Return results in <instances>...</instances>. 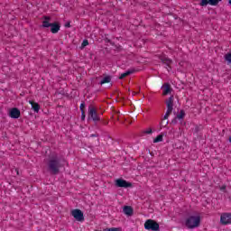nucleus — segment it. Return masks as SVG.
Returning <instances> with one entry per match:
<instances>
[{"label":"nucleus","mask_w":231,"mask_h":231,"mask_svg":"<svg viewBox=\"0 0 231 231\" xmlns=\"http://www.w3.org/2000/svg\"><path fill=\"white\" fill-rule=\"evenodd\" d=\"M61 167L62 163H60V158H59V155L55 154L50 157L48 162V169L51 174H59Z\"/></svg>","instance_id":"nucleus-1"},{"label":"nucleus","mask_w":231,"mask_h":231,"mask_svg":"<svg viewBox=\"0 0 231 231\" xmlns=\"http://www.w3.org/2000/svg\"><path fill=\"white\" fill-rule=\"evenodd\" d=\"M94 122V124H98L100 122V115L97 112V108L93 106V105H90L88 106V122Z\"/></svg>","instance_id":"nucleus-2"},{"label":"nucleus","mask_w":231,"mask_h":231,"mask_svg":"<svg viewBox=\"0 0 231 231\" xmlns=\"http://www.w3.org/2000/svg\"><path fill=\"white\" fill-rule=\"evenodd\" d=\"M201 223V217L199 216H191L186 219V226L189 228H198Z\"/></svg>","instance_id":"nucleus-3"},{"label":"nucleus","mask_w":231,"mask_h":231,"mask_svg":"<svg viewBox=\"0 0 231 231\" xmlns=\"http://www.w3.org/2000/svg\"><path fill=\"white\" fill-rule=\"evenodd\" d=\"M144 228L145 230L159 231L160 224L152 219H148L144 223Z\"/></svg>","instance_id":"nucleus-4"},{"label":"nucleus","mask_w":231,"mask_h":231,"mask_svg":"<svg viewBox=\"0 0 231 231\" xmlns=\"http://www.w3.org/2000/svg\"><path fill=\"white\" fill-rule=\"evenodd\" d=\"M166 107H167L166 114L171 116L172 114L173 109H174V96H171L166 100Z\"/></svg>","instance_id":"nucleus-5"},{"label":"nucleus","mask_w":231,"mask_h":231,"mask_svg":"<svg viewBox=\"0 0 231 231\" xmlns=\"http://www.w3.org/2000/svg\"><path fill=\"white\" fill-rule=\"evenodd\" d=\"M71 216L76 219V221H79L82 223L84 221V213L80 209H73L70 212Z\"/></svg>","instance_id":"nucleus-6"},{"label":"nucleus","mask_w":231,"mask_h":231,"mask_svg":"<svg viewBox=\"0 0 231 231\" xmlns=\"http://www.w3.org/2000/svg\"><path fill=\"white\" fill-rule=\"evenodd\" d=\"M116 187L129 189V187H133V184L131 182H127V180L124 179H117L116 180Z\"/></svg>","instance_id":"nucleus-7"},{"label":"nucleus","mask_w":231,"mask_h":231,"mask_svg":"<svg viewBox=\"0 0 231 231\" xmlns=\"http://www.w3.org/2000/svg\"><path fill=\"white\" fill-rule=\"evenodd\" d=\"M221 225H231V213H222L220 216Z\"/></svg>","instance_id":"nucleus-8"},{"label":"nucleus","mask_w":231,"mask_h":231,"mask_svg":"<svg viewBox=\"0 0 231 231\" xmlns=\"http://www.w3.org/2000/svg\"><path fill=\"white\" fill-rule=\"evenodd\" d=\"M9 116L14 119L19 118L21 116V110L17 107L12 108L9 112Z\"/></svg>","instance_id":"nucleus-9"},{"label":"nucleus","mask_w":231,"mask_h":231,"mask_svg":"<svg viewBox=\"0 0 231 231\" xmlns=\"http://www.w3.org/2000/svg\"><path fill=\"white\" fill-rule=\"evenodd\" d=\"M200 6H207V5H210L211 6H217V0H201Z\"/></svg>","instance_id":"nucleus-10"},{"label":"nucleus","mask_w":231,"mask_h":231,"mask_svg":"<svg viewBox=\"0 0 231 231\" xmlns=\"http://www.w3.org/2000/svg\"><path fill=\"white\" fill-rule=\"evenodd\" d=\"M43 21H42V28H50L51 26V23H50V21H51V18L50 16H43Z\"/></svg>","instance_id":"nucleus-11"},{"label":"nucleus","mask_w":231,"mask_h":231,"mask_svg":"<svg viewBox=\"0 0 231 231\" xmlns=\"http://www.w3.org/2000/svg\"><path fill=\"white\" fill-rule=\"evenodd\" d=\"M50 28L51 33H59V31L60 30V24H59L58 23H53L52 24H51Z\"/></svg>","instance_id":"nucleus-12"},{"label":"nucleus","mask_w":231,"mask_h":231,"mask_svg":"<svg viewBox=\"0 0 231 231\" xmlns=\"http://www.w3.org/2000/svg\"><path fill=\"white\" fill-rule=\"evenodd\" d=\"M29 104H31L32 109L34 111V113H39L41 109V106L39 105V103H36L34 101H29Z\"/></svg>","instance_id":"nucleus-13"},{"label":"nucleus","mask_w":231,"mask_h":231,"mask_svg":"<svg viewBox=\"0 0 231 231\" xmlns=\"http://www.w3.org/2000/svg\"><path fill=\"white\" fill-rule=\"evenodd\" d=\"M123 212L126 216H133V208H131V206H125L123 208Z\"/></svg>","instance_id":"nucleus-14"},{"label":"nucleus","mask_w":231,"mask_h":231,"mask_svg":"<svg viewBox=\"0 0 231 231\" xmlns=\"http://www.w3.org/2000/svg\"><path fill=\"white\" fill-rule=\"evenodd\" d=\"M163 93L162 95H169V93H171V85L169 83H166L163 87Z\"/></svg>","instance_id":"nucleus-15"},{"label":"nucleus","mask_w":231,"mask_h":231,"mask_svg":"<svg viewBox=\"0 0 231 231\" xmlns=\"http://www.w3.org/2000/svg\"><path fill=\"white\" fill-rule=\"evenodd\" d=\"M162 62H163V64H166V66L170 67L172 64V60L169 59V58H162L161 59Z\"/></svg>","instance_id":"nucleus-16"},{"label":"nucleus","mask_w":231,"mask_h":231,"mask_svg":"<svg viewBox=\"0 0 231 231\" xmlns=\"http://www.w3.org/2000/svg\"><path fill=\"white\" fill-rule=\"evenodd\" d=\"M134 70H127L126 72L125 73H122L119 77L120 79H125V77H129V75H132V73H134Z\"/></svg>","instance_id":"nucleus-17"},{"label":"nucleus","mask_w":231,"mask_h":231,"mask_svg":"<svg viewBox=\"0 0 231 231\" xmlns=\"http://www.w3.org/2000/svg\"><path fill=\"white\" fill-rule=\"evenodd\" d=\"M111 82V77L110 76H106L101 81H100V85H104V84H107Z\"/></svg>","instance_id":"nucleus-18"},{"label":"nucleus","mask_w":231,"mask_h":231,"mask_svg":"<svg viewBox=\"0 0 231 231\" xmlns=\"http://www.w3.org/2000/svg\"><path fill=\"white\" fill-rule=\"evenodd\" d=\"M159 142H163V134H159L155 139H153V143H158Z\"/></svg>","instance_id":"nucleus-19"},{"label":"nucleus","mask_w":231,"mask_h":231,"mask_svg":"<svg viewBox=\"0 0 231 231\" xmlns=\"http://www.w3.org/2000/svg\"><path fill=\"white\" fill-rule=\"evenodd\" d=\"M179 120H183L185 118V110H180V114L177 115Z\"/></svg>","instance_id":"nucleus-20"},{"label":"nucleus","mask_w":231,"mask_h":231,"mask_svg":"<svg viewBox=\"0 0 231 231\" xmlns=\"http://www.w3.org/2000/svg\"><path fill=\"white\" fill-rule=\"evenodd\" d=\"M225 60H226L228 64H231V52L225 55Z\"/></svg>","instance_id":"nucleus-21"},{"label":"nucleus","mask_w":231,"mask_h":231,"mask_svg":"<svg viewBox=\"0 0 231 231\" xmlns=\"http://www.w3.org/2000/svg\"><path fill=\"white\" fill-rule=\"evenodd\" d=\"M104 231H121L119 227H111V228H106Z\"/></svg>","instance_id":"nucleus-22"},{"label":"nucleus","mask_w":231,"mask_h":231,"mask_svg":"<svg viewBox=\"0 0 231 231\" xmlns=\"http://www.w3.org/2000/svg\"><path fill=\"white\" fill-rule=\"evenodd\" d=\"M144 134H152V128H148L147 130L143 131Z\"/></svg>","instance_id":"nucleus-23"},{"label":"nucleus","mask_w":231,"mask_h":231,"mask_svg":"<svg viewBox=\"0 0 231 231\" xmlns=\"http://www.w3.org/2000/svg\"><path fill=\"white\" fill-rule=\"evenodd\" d=\"M89 44V42H88V40H84L81 46L82 48H86V46H88Z\"/></svg>","instance_id":"nucleus-24"},{"label":"nucleus","mask_w":231,"mask_h":231,"mask_svg":"<svg viewBox=\"0 0 231 231\" xmlns=\"http://www.w3.org/2000/svg\"><path fill=\"white\" fill-rule=\"evenodd\" d=\"M84 107H86V103H81L80 106H79L81 113H82V111H84Z\"/></svg>","instance_id":"nucleus-25"},{"label":"nucleus","mask_w":231,"mask_h":231,"mask_svg":"<svg viewBox=\"0 0 231 231\" xmlns=\"http://www.w3.org/2000/svg\"><path fill=\"white\" fill-rule=\"evenodd\" d=\"M81 120H86V112L83 110L81 112Z\"/></svg>","instance_id":"nucleus-26"},{"label":"nucleus","mask_w":231,"mask_h":231,"mask_svg":"<svg viewBox=\"0 0 231 231\" xmlns=\"http://www.w3.org/2000/svg\"><path fill=\"white\" fill-rule=\"evenodd\" d=\"M168 125H169V122H167V121H166V122H163V121H162V122L161 123V126H162V127H167Z\"/></svg>","instance_id":"nucleus-27"},{"label":"nucleus","mask_w":231,"mask_h":231,"mask_svg":"<svg viewBox=\"0 0 231 231\" xmlns=\"http://www.w3.org/2000/svg\"><path fill=\"white\" fill-rule=\"evenodd\" d=\"M65 28H71V23H65Z\"/></svg>","instance_id":"nucleus-28"},{"label":"nucleus","mask_w":231,"mask_h":231,"mask_svg":"<svg viewBox=\"0 0 231 231\" xmlns=\"http://www.w3.org/2000/svg\"><path fill=\"white\" fill-rule=\"evenodd\" d=\"M169 116H171L166 113V114L164 115L163 120H167V118H169Z\"/></svg>","instance_id":"nucleus-29"},{"label":"nucleus","mask_w":231,"mask_h":231,"mask_svg":"<svg viewBox=\"0 0 231 231\" xmlns=\"http://www.w3.org/2000/svg\"><path fill=\"white\" fill-rule=\"evenodd\" d=\"M96 136H97V134H92L90 135L91 138H96Z\"/></svg>","instance_id":"nucleus-30"},{"label":"nucleus","mask_w":231,"mask_h":231,"mask_svg":"<svg viewBox=\"0 0 231 231\" xmlns=\"http://www.w3.org/2000/svg\"><path fill=\"white\" fill-rule=\"evenodd\" d=\"M225 189H226V186H222L221 187V190H225Z\"/></svg>","instance_id":"nucleus-31"},{"label":"nucleus","mask_w":231,"mask_h":231,"mask_svg":"<svg viewBox=\"0 0 231 231\" xmlns=\"http://www.w3.org/2000/svg\"><path fill=\"white\" fill-rule=\"evenodd\" d=\"M217 1V5H219V2L222 0H216Z\"/></svg>","instance_id":"nucleus-32"},{"label":"nucleus","mask_w":231,"mask_h":231,"mask_svg":"<svg viewBox=\"0 0 231 231\" xmlns=\"http://www.w3.org/2000/svg\"><path fill=\"white\" fill-rule=\"evenodd\" d=\"M229 5H231V0H228Z\"/></svg>","instance_id":"nucleus-33"}]
</instances>
